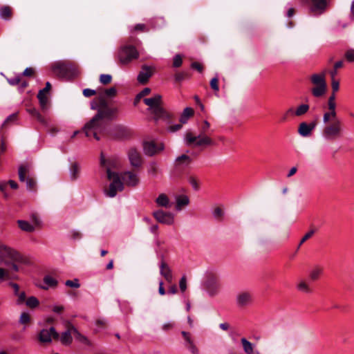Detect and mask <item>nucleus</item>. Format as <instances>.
<instances>
[{"mask_svg":"<svg viewBox=\"0 0 354 354\" xmlns=\"http://www.w3.org/2000/svg\"><path fill=\"white\" fill-rule=\"evenodd\" d=\"M153 215L159 223L166 225H172L174 223V215L170 212H166L161 209H158L154 212Z\"/></svg>","mask_w":354,"mask_h":354,"instance_id":"13","label":"nucleus"},{"mask_svg":"<svg viewBox=\"0 0 354 354\" xmlns=\"http://www.w3.org/2000/svg\"><path fill=\"white\" fill-rule=\"evenodd\" d=\"M179 287L181 292H184L187 289V279L186 277L184 275L183 276L179 281Z\"/></svg>","mask_w":354,"mask_h":354,"instance_id":"52","label":"nucleus"},{"mask_svg":"<svg viewBox=\"0 0 354 354\" xmlns=\"http://www.w3.org/2000/svg\"><path fill=\"white\" fill-rule=\"evenodd\" d=\"M326 73H315L310 77L311 82L315 86L312 88V94L316 97L324 95L326 91V82L325 80Z\"/></svg>","mask_w":354,"mask_h":354,"instance_id":"3","label":"nucleus"},{"mask_svg":"<svg viewBox=\"0 0 354 354\" xmlns=\"http://www.w3.org/2000/svg\"><path fill=\"white\" fill-rule=\"evenodd\" d=\"M241 342L243 345L244 352L247 354H251L253 352V344L244 337L241 339Z\"/></svg>","mask_w":354,"mask_h":354,"instance_id":"33","label":"nucleus"},{"mask_svg":"<svg viewBox=\"0 0 354 354\" xmlns=\"http://www.w3.org/2000/svg\"><path fill=\"white\" fill-rule=\"evenodd\" d=\"M156 203L159 207L169 208L171 206V203L165 194H160L156 199Z\"/></svg>","mask_w":354,"mask_h":354,"instance_id":"24","label":"nucleus"},{"mask_svg":"<svg viewBox=\"0 0 354 354\" xmlns=\"http://www.w3.org/2000/svg\"><path fill=\"white\" fill-rule=\"evenodd\" d=\"M185 346L190 351L192 354H198V350L192 339L186 341Z\"/></svg>","mask_w":354,"mask_h":354,"instance_id":"41","label":"nucleus"},{"mask_svg":"<svg viewBox=\"0 0 354 354\" xmlns=\"http://www.w3.org/2000/svg\"><path fill=\"white\" fill-rule=\"evenodd\" d=\"M16 296L18 297L17 303V304H23L26 299V293L25 292H18V295H16Z\"/></svg>","mask_w":354,"mask_h":354,"instance_id":"56","label":"nucleus"},{"mask_svg":"<svg viewBox=\"0 0 354 354\" xmlns=\"http://www.w3.org/2000/svg\"><path fill=\"white\" fill-rule=\"evenodd\" d=\"M17 279V276L10 277L9 274V271L4 268H0V280L3 281L5 279Z\"/></svg>","mask_w":354,"mask_h":354,"instance_id":"40","label":"nucleus"},{"mask_svg":"<svg viewBox=\"0 0 354 354\" xmlns=\"http://www.w3.org/2000/svg\"><path fill=\"white\" fill-rule=\"evenodd\" d=\"M39 302V300L35 297H30L26 301V304L28 307L31 308H35L38 306Z\"/></svg>","mask_w":354,"mask_h":354,"instance_id":"39","label":"nucleus"},{"mask_svg":"<svg viewBox=\"0 0 354 354\" xmlns=\"http://www.w3.org/2000/svg\"><path fill=\"white\" fill-rule=\"evenodd\" d=\"M30 321V317L28 313L24 312L21 314V315L19 317V320L20 324H26L29 323Z\"/></svg>","mask_w":354,"mask_h":354,"instance_id":"42","label":"nucleus"},{"mask_svg":"<svg viewBox=\"0 0 354 354\" xmlns=\"http://www.w3.org/2000/svg\"><path fill=\"white\" fill-rule=\"evenodd\" d=\"M345 57L349 62H354V49H349L345 53Z\"/></svg>","mask_w":354,"mask_h":354,"instance_id":"53","label":"nucleus"},{"mask_svg":"<svg viewBox=\"0 0 354 354\" xmlns=\"http://www.w3.org/2000/svg\"><path fill=\"white\" fill-rule=\"evenodd\" d=\"M317 125L316 122L313 121L309 124L306 122H301L299 125L298 133L303 137H308L311 135L313 130Z\"/></svg>","mask_w":354,"mask_h":354,"instance_id":"18","label":"nucleus"},{"mask_svg":"<svg viewBox=\"0 0 354 354\" xmlns=\"http://www.w3.org/2000/svg\"><path fill=\"white\" fill-rule=\"evenodd\" d=\"M205 287L208 294L211 296L216 295L220 290V284L218 279L213 276L209 277L205 283Z\"/></svg>","mask_w":354,"mask_h":354,"instance_id":"12","label":"nucleus"},{"mask_svg":"<svg viewBox=\"0 0 354 354\" xmlns=\"http://www.w3.org/2000/svg\"><path fill=\"white\" fill-rule=\"evenodd\" d=\"M17 223L21 230L27 232H33L35 229V226L34 225L30 224L29 222L24 220H18Z\"/></svg>","mask_w":354,"mask_h":354,"instance_id":"27","label":"nucleus"},{"mask_svg":"<svg viewBox=\"0 0 354 354\" xmlns=\"http://www.w3.org/2000/svg\"><path fill=\"white\" fill-rule=\"evenodd\" d=\"M12 10L8 6H3L0 9V17L3 19L8 20L11 17Z\"/></svg>","mask_w":354,"mask_h":354,"instance_id":"34","label":"nucleus"},{"mask_svg":"<svg viewBox=\"0 0 354 354\" xmlns=\"http://www.w3.org/2000/svg\"><path fill=\"white\" fill-rule=\"evenodd\" d=\"M26 184V188L27 189L30 191H32L35 189L36 187V180L35 179L32 177L31 176H27L26 180H25Z\"/></svg>","mask_w":354,"mask_h":354,"instance_id":"37","label":"nucleus"},{"mask_svg":"<svg viewBox=\"0 0 354 354\" xmlns=\"http://www.w3.org/2000/svg\"><path fill=\"white\" fill-rule=\"evenodd\" d=\"M65 285L75 288H78L80 286V284L77 279H75L74 280H67L65 282Z\"/></svg>","mask_w":354,"mask_h":354,"instance_id":"49","label":"nucleus"},{"mask_svg":"<svg viewBox=\"0 0 354 354\" xmlns=\"http://www.w3.org/2000/svg\"><path fill=\"white\" fill-rule=\"evenodd\" d=\"M30 167L28 164H23L19 167L18 175L21 182H25L27 176L30 175Z\"/></svg>","mask_w":354,"mask_h":354,"instance_id":"21","label":"nucleus"},{"mask_svg":"<svg viewBox=\"0 0 354 354\" xmlns=\"http://www.w3.org/2000/svg\"><path fill=\"white\" fill-rule=\"evenodd\" d=\"M72 330H73V335H75L76 339L88 346L91 344L88 339L86 336L82 335L76 328H72Z\"/></svg>","mask_w":354,"mask_h":354,"instance_id":"30","label":"nucleus"},{"mask_svg":"<svg viewBox=\"0 0 354 354\" xmlns=\"http://www.w3.org/2000/svg\"><path fill=\"white\" fill-rule=\"evenodd\" d=\"M297 288L304 292H310V289L308 285L304 281H300L297 285Z\"/></svg>","mask_w":354,"mask_h":354,"instance_id":"45","label":"nucleus"},{"mask_svg":"<svg viewBox=\"0 0 354 354\" xmlns=\"http://www.w3.org/2000/svg\"><path fill=\"white\" fill-rule=\"evenodd\" d=\"M44 281L47 286H42L43 289H47L49 286H55L57 283V281L50 276H46L44 278Z\"/></svg>","mask_w":354,"mask_h":354,"instance_id":"38","label":"nucleus"},{"mask_svg":"<svg viewBox=\"0 0 354 354\" xmlns=\"http://www.w3.org/2000/svg\"><path fill=\"white\" fill-rule=\"evenodd\" d=\"M98 111H101L102 112H105L106 111H109V113L107 115V118H109L111 116L112 114H113L115 112H116V109H112L109 108L108 104L106 101L104 100V97L101 96L99 97V108L97 109Z\"/></svg>","mask_w":354,"mask_h":354,"instance_id":"23","label":"nucleus"},{"mask_svg":"<svg viewBox=\"0 0 354 354\" xmlns=\"http://www.w3.org/2000/svg\"><path fill=\"white\" fill-rule=\"evenodd\" d=\"M165 149L162 142H155L154 141H147L143 144L144 152L146 155L152 156L157 153L163 151Z\"/></svg>","mask_w":354,"mask_h":354,"instance_id":"9","label":"nucleus"},{"mask_svg":"<svg viewBox=\"0 0 354 354\" xmlns=\"http://www.w3.org/2000/svg\"><path fill=\"white\" fill-rule=\"evenodd\" d=\"M211 88L216 92L218 91V79L217 77H213L210 81Z\"/></svg>","mask_w":354,"mask_h":354,"instance_id":"50","label":"nucleus"},{"mask_svg":"<svg viewBox=\"0 0 354 354\" xmlns=\"http://www.w3.org/2000/svg\"><path fill=\"white\" fill-rule=\"evenodd\" d=\"M133 30L135 31H141V32H145V31L147 30L146 26L143 24H138L136 25L133 28Z\"/></svg>","mask_w":354,"mask_h":354,"instance_id":"63","label":"nucleus"},{"mask_svg":"<svg viewBox=\"0 0 354 354\" xmlns=\"http://www.w3.org/2000/svg\"><path fill=\"white\" fill-rule=\"evenodd\" d=\"M181 128H182V124H178L169 126L167 128V130L169 132L174 133V132H176V131L180 130Z\"/></svg>","mask_w":354,"mask_h":354,"instance_id":"61","label":"nucleus"},{"mask_svg":"<svg viewBox=\"0 0 354 354\" xmlns=\"http://www.w3.org/2000/svg\"><path fill=\"white\" fill-rule=\"evenodd\" d=\"M176 209L178 211H180L182 209L183 207H185L189 205V198L186 195H180L176 196Z\"/></svg>","mask_w":354,"mask_h":354,"instance_id":"25","label":"nucleus"},{"mask_svg":"<svg viewBox=\"0 0 354 354\" xmlns=\"http://www.w3.org/2000/svg\"><path fill=\"white\" fill-rule=\"evenodd\" d=\"M329 112L324 113L323 115V122L324 123L328 122L330 120H333L334 121L337 120L336 109H329Z\"/></svg>","mask_w":354,"mask_h":354,"instance_id":"32","label":"nucleus"},{"mask_svg":"<svg viewBox=\"0 0 354 354\" xmlns=\"http://www.w3.org/2000/svg\"><path fill=\"white\" fill-rule=\"evenodd\" d=\"M194 114V110L190 107H187L184 109L181 116L180 121L182 124H185L187 122L189 118H190Z\"/></svg>","mask_w":354,"mask_h":354,"instance_id":"31","label":"nucleus"},{"mask_svg":"<svg viewBox=\"0 0 354 354\" xmlns=\"http://www.w3.org/2000/svg\"><path fill=\"white\" fill-rule=\"evenodd\" d=\"M124 183L130 187H136L140 180L138 174L133 171H125L121 174Z\"/></svg>","mask_w":354,"mask_h":354,"instance_id":"15","label":"nucleus"},{"mask_svg":"<svg viewBox=\"0 0 354 354\" xmlns=\"http://www.w3.org/2000/svg\"><path fill=\"white\" fill-rule=\"evenodd\" d=\"M189 73L185 71L178 73L175 75V80L176 82H181L187 77H189Z\"/></svg>","mask_w":354,"mask_h":354,"instance_id":"46","label":"nucleus"},{"mask_svg":"<svg viewBox=\"0 0 354 354\" xmlns=\"http://www.w3.org/2000/svg\"><path fill=\"white\" fill-rule=\"evenodd\" d=\"M112 77L111 75L109 74H102L100 76V82L102 84H108L111 82Z\"/></svg>","mask_w":354,"mask_h":354,"instance_id":"44","label":"nucleus"},{"mask_svg":"<svg viewBox=\"0 0 354 354\" xmlns=\"http://www.w3.org/2000/svg\"><path fill=\"white\" fill-rule=\"evenodd\" d=\"M223 212L220 207H216V209H214L213 212V216H214V218L219 219L223 216Z\"/></svg>","mask_w":354,"mask_h":354,"instance_id":"60","label":"nucleus"},{"mask_svg":"<svg viewBox=\"0 0 354 354\" xmlns=\"http://www.w3.org/2000/svg\"><path fill=\"white\" fill-rule=\"evenodd\" d=\"M192 162V158L185 154H183L175 159L174 164L177 167H185Z\"/></svg>","mask_w":354,"mask_h":354,"instance_id":"22","label":"nucleus"},{"mask_svg":"<svg viewBox=\"0 0 354 354\" xmlns=\"http://www.w3.org/2000/svg\"><path fill=\"white\" fill-rule=\"evenodd\" d=\"M189 182L195 190L198 189V183L194 177H189Z\"/></svg>","mask_w":354,"mask_h":354,"instance_id":"62","label":"nucleus"},{"mask_svg":"<svg viewBox=\"0 0 354 354\" xmlns=\"http://www.w3.org/2000/svg\"><path fill=\"white\" fill-rule=\"evenodd\" d=\"M72 328L75 327L71 323L68 322L66 324V330L62 333L61 335H59V339L61 343L64 346H69L73 342L72 335L73 334V330Z\"/></svg>","mask_w":354,"mask_h":354,"instance_id":"14","label":"nucleus"},{"mask_svg":"<svg viewBox=\"0 0 354 354\" xmlns=\"http://www.w3.org/2000/svg\"><path fill=\"white\" fill-rule=\"evenodd\" d=\"M138 57L139 53L137 49L131 45L121 47L118 52V59L122 64H128Z\"/></svg>","mask_w":354,"mask_h":354,"instance_id":"4","label":"nucleus"},{"mask_svg":"<svg viewBox=\"0 0 354 354\" xmlns=\"http://www.w3.org/2000/svg\"><path fill=\"white\" fill-rule=\"evenodd\" d=\"M128 157L129 162L133 167H139L141 165V156L136 149H131L128 152Z\"/></svg>","mask_w":354,"mask_h":354,"instance_id":"19","label":"nucleus"},{"mask_svg":"<svg viewBox=\"0 0 354 354\" xmlns=\"http://www.w3.org/2000/svg\"><path fill=\"white\" fill-rule=\"evenodd\" d=\"M116 88L115 87H111L104 91V93L107 97H114L116 95Z\"/></svg>","mask_w":354,"mask_h":354,"instance_id":"55","label":"nucleus"},{"mask_svg":"<svg viewBox=\"0 0 354 354\" xmlns=\"http://www.w3.org/2000/svg\"><path fill=\"white\" fill-rule=\"evenodd\" d=\"M322 269L319 268H314L310 274V279L312 280H316L318 279L319 274L322 273Z\"/></svg>","mask_w":354,"mask_h":354,"instance_id":"47","label":"nucleus"},{"mask_svg":"<svg viewBox=\"0 0 354 354\" xmlns=\"http://www.w3.org/2000/svg\"><path fill=\"white\" fill-rule=\"evenodd\" d=\"M52 69L57 75L64 77L66 75L68 67L64 62H57L53 65Z\"/></svg>","mask_w":354,"mask_h":354,"instance_id":"20","label":"nucleus"},{"mask_svg":"<svg viewBox=\"0 0 354 354\" xmlns=\"http://www.w3.org/2000/svg\"><path fill=\"white\" fill-rule=\"evenodd\" d=\"M37 97L39 101L40 106L43 110L48 109V99L46 96V93L44 91H39Z\"/></svg>","mask_w":354,"mask_h":354,"instance_id":"29","label":"nucleus"},{"mask_svg":"<svg viewBox=\"0 0 354 354\" xmlns=\"http://www.w3.org/2000/svg\"><path fill=\"white\" fill-rule=\"evenodd\" d=\"M106 173L109 180H112V183L110 184L109 190L106 191V194L109 197H114L118 191L123 190L124 185L117 173L112 172L110 169H107Z\"/></svg>","mask_w":354,"mask_h":354,"instance_id":"5","label":"nucleus"},{"mask_svg":"<svg viewBox=\"0 0 354 354\" xmlns=\"http://www.w3.org/2000/svg\"><path fill=\"white\" fill-rule=\"evenodd\" d=\"M236 304L239 306H245L252 303V293L248 291L239 292L236 297Z\"/></svg>","mask_w":354,"mask_h":354,"instance_id":"17","label":"nucleus"},{"mask_svg":"<svg viewBox=\"0 0 354 354\" xmlns=\"http://www.w3.org/2000/svg\"><path fill=\"white\" fill-rule=\"evenodd\" d=\"M328 109H336L335 94L332 93L328 100Z\"/></svg>","mask_w":354,"mask_h":354,"instance_id":"43","label":"nucleus"},{"mask_svg":"<svg viewBox=\"0 0 354 354\" xmlns=\"http://www.w3.org/2000/svg\"><path fill=\"white\" fill-rule=\"evenodd\" d=\"M16 120H17V114L16 113L10 115L4 121V122L3 124V127H5L10 122H15Z\"/></svg>","mask_w":354,"mask_h":354,"instance_id":"57","label":"nucleus"},{"mask_svg":"<svg viewBox=\"0 0 354 354\" xmlns=\"http://www.w3.org/2000/svg\"><path fill=\"white\" fill-rule=\"evenodd\" d=\"M155 70L156 68L153 66H142L141 71L137 77L138 82L141 84L147 83L150 77L153 75Z\"/></svg>","mask_w":354,"mask_h":354,"instance_id":"10","label":"nucleus"},{"mask_svg":"<svg viewBox=\"0 0 354 354\" xmlns=\"http://www.w3.org/2000/svg\"><path fill=\"white\" fill-rule=\"evenodd\" d=\"M160 274L167 282L171 283L174 279L172 270L169 266L162 259L160 263Z\"/></svg>","mask_w":354,"mask_h":354,"instance_id":"16","label":"nucleus"},{"mask_svg":"<svg viewBox=\"0 0 354 354\" xmlns=\"http://www.w3.org/2000/svg\"><path fill=\"white\" fill-rule=\"evenodd\" d=\"M143 102L149 106L148 111L153 115L155 121L167 120L171 117V114L163 108L160 95L157 94L152 97L145 98Z\"/></svg>","mask_w":354,"mask_h":354,"instance_id":"2","label":"nucleus"},{"mask_svg":"<svg viewBox=\"0 0 354 354\" xmlns=\"http://www.w3.org/2000/svg\"><path fill=\"white\" fill-rule=\"evenodd\" d=\"M183 59L180 55H176L173 60V66L178 68L182 65Z\"/></svg>","mask_w":354,"mask_h":354,"instance_id":"51","label":"nucleus"},{"mask_svg":"<svg viewBox=\"0 0 354 354\" xmlns=\"http://www.w3.org/2000/svg\"><path fill=\"white\" fill-rule=\"evenodd\" d=\"M148 174L153 177H156L158 172V167L156 162H152L148 165Z\"/></svg>","mask_w":354,"mask_h":354,"instance_id":"36","label":"nucleus"},{"mask_svg":"<svg viewBox=\"0 0 354 354\" xmlns=\"http://www.w3.org/2000/svg\"><path fill=\"white\" fill-rule=\"evenodd\" d=\"M185 142L187 146L194 144L196 147L212 145L214 144L213 140L209 137L202 136V133L198 136H194L191 132H187L185 133Z\"/></svg>","mask_w":354,"mask_h":354,"instance_id":"7","label":"nucleus"},{"mask_svg":"<svg viewBox=\"0 0 354 354\" xmlns=\"http://www.w3.org/2000/svg\"><path fill=\"white\" fill-rule=\"evenodd\" d=\"M313 11L323 12L327 6V0H310Z\"/></svg>","mask_w":354,"mask_h":354,"instance_id":"26","label":"nucleus"},{"mask_svg":"<svg viewBox=\"0 0 354 354\" xmlns=\"http://www.w3.org/2000/svg\"><path fill=\"white\" fill-rule=\"evenodd\" d=\"M96 94V91L91 88H85L83 90V95L86 97H91Z\"/></svg>","mask_w":354,"mask_h":354,"instance_id":"58","label":"nucleus"},{"mask_svg":"<svg viewBox=\"0 0 354 354\" xmlns=\"http://www.w3.org/2000/svg\"><path fill=\"white\" fill-rule=\"evenodd\" d=\"M21 81L20 77L17 76L13 78H10L8 80V82L10 85L15 86L18 84Z\"/></svg>","mask_w":354,"mask_h":354,"instance_id":"64","label":"nucleus"},{"mask_svg":"<svg viewBox=\"0 0 354 354\" xmlns=\"http://www.w3.org/2000/svg\"><path fill=\"white\" fill-rule=\"evenodd\" d=\"M109 113V111L105 112L98 111L97 114L84 126L83 131L86 136H93L97 140H99L98 133H102L105 129V123L103 119L107 118Z\"/></svg>","mask_w":354,"mask_h":354,"instance_id":"1","label":"nucleus"},{"mask_svg":"<svg viewBox=\"0 0 354 354\" xmlns=\"http://www.w3.org/2000/svg\"><path fill=\"white\" fill-rule=\"evenodd\" d=\"M331 86H332L333 93L335 94V93L339 90V81L337 80H331Z\"/></svg>","mask_w":354,"mask_h":354,"instance_id":"59","label":"nucleus"},{"mask_svg":"<svg viewBox=\"0 0 354 354\" xmlns=\"http://www.w3.org/2000/svg\"><path fill=\"white\" fill-rule=\"evenodd\" d=\"M315 233V230H310L308 232H307L304 236V237L301 239L300 242H299V244L297 247V250L299 249L300 246L306 241L308 240V239H310Z\"/></svg>","mask_w":354,"mask_h":354,"instance_id":"48","label":"nucleus"},{"mask_svg":"<svg viewBox=\"0 0 354 354\" xmlns=\"http://www.w3.org/2000/svg\"><path fill=\"white\" fill-rule=\"evenodd\" d=\"M151 89L149 88H145L142 91H140L136 97V100H139L142 97L147 95L150 93Z\"/></svg>","mask_w":354,"mask_h":354,"instance_id":"54","label":"nucleus"},{"mask_svg":"<svg viewBox=\"0 0 354 354\" xmlns=\"http://www.w3.org/2000/svg\"><path fill=\"white\" fill-rule=\"evenodd\" d=\"M10 259L17 263H26V259L17 251L3 244H0V259Z\"/></svg>","mask_w":354,"mask_h":354,"instance_id":"8","label":"nucleus"},{"mask_svg":"<svg viewBox=\"0 0 354 354\" xmlns=\"http://www.w3.org/2000/svg\"><path fill=\"white\" fill-rule=\"evenodd\" d=\"M80 174V167L77 162L71 165L70 168V178L72 180H77Z\"/></svg>","mask_w":354,"mask_h":354,"instance_id":"28","label":"nucleus"},{"mask_svg":"<svg viewBox=\"0 0 354 354\" xmlns=\"http://www.w3.org/2000/svg\"><path fill=\"white\" fill-rule=\"evenodd\" d=\"M342 133V122L339 120H335L333 123L325 127L322 135L325 139L332 140L339 138Z\"/></svg>","mask_w":354,"mask_h":354,"instance_id":"6","label":"nucleus"},{"mask_svg":"<svg viewBox=\"0 0 354 354\" xmlns=\"http://www.w3.org/2000/svg\"><path fill=\"white\" fill-rule=\"evenodd\" d=\"M59 339V333L54 327L48 329H42L39 335V339L42 343H50L52 339Z\"/></svg>","mask_w":354,"mask_h":354,"instance_id":"11","label":"nucleus"},{"mask_svg":"<svg viewBox=\"0 0 354 354\" xmlns=\"http://www.w3.org/2000/svg\"><path fill=\"white\" fill-rule=\"evenodd\" d=\"M309 110V105L307 104H302L299 105L295 111L294 114L296 116H301L306 114Z\"/></svg>","mask_w":354,"mask_h":354,"instance_id":"35","label":"nucleus"}]
</instances>
